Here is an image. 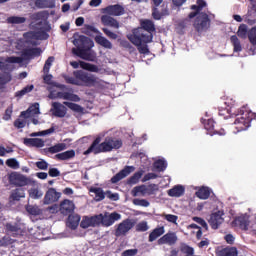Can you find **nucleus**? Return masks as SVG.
<instances>
[{
    "instance_id": "f257e3e1",
    "label": "nucleus",
    "mask_w": 256,
    "mask_h": 256,
    "mask_svg": "<svg viewBox=\"0 0 256 256\" xmlns=\"http://www.w3.org/2000/svg\"><path fill=\"white\" fill-rule=\"evenodd\" d=\"M123 147V141L115 137H106L105 141L101 143V136L94 139L89 148L84 151L83 155H99V153H110L113 149H121Z\"/></svg>"
},
{
    "instance_id": "f03ea898",
    "label": "nucleus",
    "mask_w": 256,
    "mask_h": 256,
    "mask_svg": "<svg viewBox=\"0 0 256 256\" xmlns=\"http://www.w3.org/2000/svg\"><path fill=\"white\" fill-rule=\"evenodd\" d=\"M73 75L74 77L64 76L66 83L69 85L82 87H97V85H101V80L97 76L83 70H76Z\"/></svg>"
},
{
    "instance_id": "7ed1b4c3",
    "label": "nucleus",
    "mask_w": 256,
    "mask_h": 256,
    "mask_svg": "<svg viewBox=\"0 0 256 256\" xmlns=\"http://www.w3.org/2000/svg\"><path fill=\"white\" fill-rule=\"evenodd\" d=\"M129 41L137 47L141 55H149V48L146 43L153 41V35H147L143 29H134L132 34L128 36Z\"/></svg>"
},
{
    "instance_id": "20e7f679",
    "label": "nucleus",
    "mask_w": 256,
    "mask_h": 256,
    "mask_svg": "<svg viewBox=\"0 0 256 256\" xmlns=\"http://www.w3.org/2000/svg\"><path fill=\"white\" fill-rule=\"evenodd\" d=\"M251 121H256V113L243 106L238 110L234 125L238 131H247V128L251 127Z\"/></svg>"
},
{
    "instance_id": "39448f33",
    "label": "nucleus",
    "mask_w": 256,
    "mask_h": 256,
    "mask_svg": "<svg viewBox=\"0 0 256 256\" xmlns=\"http://www.w3.org/2000/svg\"><path fill=\"white\" fill-rule=\"evenodd\" d=\"M38 27H40V30L33 32H26L23 34L24 39H26V41H31L33 39L36 40H46L49 39V31H51V25H49V22L45 21H40L36 24ZM42 26V27H41Z\"/></svg>"
},
{
    "instance_id": "423d86ee",
    "label": "nucleus",
    "mask_w": 256,
    "mask_h": 256,
    "mask_svg": "<svg viewBox=\"0 0 256 256\" xmlns=\"http://www.w3.org/2000/svg\"><path fill=\"white\" fill-rule=\"evenodd\" d=\"M9 185L12 187H27L28 185H33V180L26 176L25 174H21L20 172H11L7 175Z\"/></svg>"
},
{
    "instance_id": "0eeeda50",
    "label": "nucleus",
    "mask_w": 256,
    "mask_h": 256,
    "mask_svg": "<svg viewBox=\"0 0 256 256\" xmlns=\"http://www.w3.org/2000/svg\"><path fill=\"white\" fill-rule=\"evenodd\" d=\"M73 45H75L76 48H72L73 55L78 54L79 51H91V48L93 47L94 43L91 38L87 36L80 35L78 38H75L73 40Z\"/></svg>"
},
{
    "instance_id": "6e6552de",
    "label": "nucleus",
    "mask_w": 256,
    "mask_h": 256,
    "mask_svg": "<svg viewBox=\"0 0 256 256\" xmlns=\"http://www.w3.org/2000/svg\"><path fill=\"white\" fill-rule=\"evenodd\" d=\"M211 27V19H209V15L205 12H201L196 16L194 21V29L197 33H203V31H207Z\"/></svg>"
},
{
    "instance_id": "1a4fd4ad",
    "label": "nucleus",
    "mask_w": 256,
    "mask_h": 256,
    "mask_svg": "<svg viewBox=\"0 0 256 256\" xmlns=\"http://www.w3.org/2000/svg\"><path fill=\"white\" fill-rule=\"evenodd\" d=\"M98 227L102 225V227H111V225L115 224V221H119L121 219V214L117 212H105L104 214H98Z\"/></svg>"
},
{
    "instance_id": "9d476101",
    "label": "nucleus",
    "mask_w": 256,
    "mask_h": 256,
    "mask_svg": "<svg viewBox=\"0 0 256 256\" xmlns=\"http://www.w3.org/2000/svg\"><path fill=\"white\" fill-rule=\"evenodd\" d=\"M135 227V222L131 219L123 220L120 224H118L115 230V237H125L129 231H131Z\"/></svg>"
},
{
    "instance_id": "9b49d317",
    "label": "nucleus",
    "mask_w": 256,
    "mask_h": 256,
    "mask_svg": "<svg viewBox=\"0 0 256 256\" xmlns=\"http://www.w3.org/2000/svg\"><path fill=\"white\" fill-rule=\"evenodd\" d=\"M225 215V212L223 210H218L210 215V218L208 220V223L211 227V229H219L221 225H223L225 218L223 216Z\"/></svg>"
},
{
    "instance_id": "f8f14e48",
    "label": "nucleus",
    "mask_w": 256,
    "mask_h": 256,
    "mask_svg": "<svg viewBox=\"0 0 256 256\" xmlns=\"http://www.w3.org/2000/svg\"><path fill=\"white\" fill-rule=\"evenodd\" d=\"M133 171H135V166H125L116 175H114L110 181L113 184L119 183V181H122L125 177H129Z\"/></svg>"
},
{
    "instance_id": "ddd939ff",
    "label": "nucleus",
    "mask_w": 256,
    "mask_h": 256,
    "mask_svg": "<svg viewBox=\"0 0 256 256\" xmlns=\"http://www.w3.org/2000/svg\"><path fill=\"white\" fill-rule=\"evenodd\" d=\"M71 67L73 69H79V65L81 69H84L85 71H90L91 73H99V67L95 64L87 63L85 61H72L70 62Z\"/></svg>"
},
{
    "instance_id": "4468645a",
    "label": "nucleus",
    "mask_w": 256,
    "mask_h": 256,
    "mask_svg": "<svg viewBox=\"0 0 256 256\" xmlns=\"http://www.w3.org/2000/svg\"><path fill=\"white\" fill-rule=\"evenodd\" d=\"M61 199V193L57 192L55 188H49L44 196V205H51V203H57Z\"/></svg>"
},
{
    "instance_id": "2eb2a0df",
    "label": "nucleus",
    "mask_w": 256,
    "mask_h": 256,
    "mask_svg": "<svg viewBox=\"0 0 256 256\" xmlns=\"http://www.w3.org/2000/svg\"><path fill=\"white\" fill-rule=\"evenodd\" d=\"M250 223L249 216L247 215L238 216L232 221V225L234 227H239L242 231H249Z\"/></svg>"
},
{
    "instance_id": "dca6fc26",
    "label": "nucleus",
    "mask_w": 256,
    "mask_h": 256,
    "mask_svg": "<svg viewBox=\"0 0 256 256\" xmlns=\"http://www.w3.org/2000/svg\"><path fill=\"white\" fill-rule=\"evenodd\" d=\"M59 211L61 215H71L75 211V203L69 199H64L59 206Z\"/></svg>"
},
{
    "instance_id": "f3484780",
    "label": "nucleus",
    "mask_w": 256,
    "mask_h": 256,
    "mask_svg": "<svg viewBox=\"0 0 256 256\" xmlns=\"http://www.w3.org/2000/svg\"><path fill=\"white\" fill-rule=\"evenodd\" d=\"M50 111L54 117H59L61 119L67 115V107L60 102H53Z\"/></svg>"
},
{
    "instance_id": "a211bd4d",
    "label": "nucleus",
    "mask_w": 256,
    "mask_h": 256,
    "mask_svg": "<svg viewBox=\"0 0 256 256\" xmlns=\"http://www.w3.org/2000/svg\"><path fill=\"white\" fill-rule=\"evenodd\" d=\"M204 129L207 131V135H225V130L218 131L215 129V120L214 119H208L204 123Z\"/></svg>"
},
{
    "instance_id": "6ab92c4d",
    "label": "nucleus",
    "mask_w": 256,
    "mask_h": 256,
    "mask_svg": "<svg viewBox=\"0 0 256 256\" xmlns=\"http://www.w3.org/2000/svg\"><path fill=\"white\" fill-rule=\"evenodd\" d=\"M158 245H175L177 235L174 232H168L157 241Z\"/></svg>"
},
{
    "instance_id": "aec40b11",
    "label": "nucleus",
    "mask_w": 256,
    "mask_h": 256,
    "mask_svg": "<svg viewBox=\"0 0 256 256\" xmlns=\"http://www.w3.org/2000/svg\"><path fill=\"white\" fill-rule=\"evenodd\" d=\"M80 227L82 229H89V227H99L97 215H94L92 217H84L80 223Z\"/></svg>"
},
{
    "instance_id": "412c9836",
    "label": "nucleus",
    "mask_w": 256,
    "mask_h": 256,
    "mask_svg": "<svg viewBox=\"0 0 256 256\" xmlns=\"http://www.w3.org/2000/svg\"><path fill=\"white\" fill-rule=\"evenodd\" d=\"M21 199H25V189L16 188L10 192L8 201L9 203H15L21 201Z\"/></svg>"
},
{
    "instance_id": "4be33fe9",
    "label": "nucleus",
    "mask_w": 256,
    "mask_h": 256,
    "mask_svg": "<svg viewBox=\"0 0 256 256\" xmlns=\"http://www.w3.org/2000/svg\"><path fill=\"white\" fill-rule=\"evenodd\" d=\"M41 53H43L41 48H26L22 51V57L26 60L35 59V57H40Z\"/></svg>"
},
{
    "instance_id": "5701e85b",
    "label": "nucleus",
    "mask_w": 256,
    "mask_h": 256,
    "mask_svg": "<svg viewBox=\"0 0 256 256\" xmlns=\"http://www.w3.org/2000/svg\"><path fill=\"white\" fill-rule=\"evenodd\" d=\"M106 11L108 15H114L115 17L125 14V8L119 4L107 6Z\"/></svg>"
},
{
    "instance_id": "b1692460",
    "label": "nucleus",
    "mask_w": 256,
    "mask_h": 256,
    "mask_svg": "<svg viewBox=\"0 0 256 256\" xmlns=\"http://www.w3.org/2000/svg\"><path fill=\"white\" fill-rule=\"evenodd\" d=\"M136 29H142L145 35H153L155 33V23L152 20H143L141 27Z\"/></svg>"
},
{
    "instance_id": "393cba45",
    "label": "nucleus",
    "mask_w": 256,
    "mask_h": 256,
    "mask_svg": "<svg viewBox=\"0 0 256 256\" xmlns=\"http://www.w3.org/2000/svg\"><path fill=\"white\" fill-rule=\"evenodd\" d=\"M23 143L26 147H45V141L40 138H24Z\"/></svg>"
},
{
    "instance_id": "a878e982",
    "label": "nucleus",
    "mask_w": 256,
    "mask_h": 256,
    "mask_svg": "<svg viewBox=\"0 0 256 256\" xmlns=\"http://www.w3.org/2000/svg\"><path fill=\"white\" fill-rule=\"evenodd\" d=\"M147 194L151 195V192H149V188H147L145 184L136 186L131 191L132 197H139V195H142V197H145Z\"/></svg>"
},
{
    "instance_id": "bb28decb",
    "label": "nucleus",
    "mask_w": 256,
    "mask_h": 256,
    "mask_svg": "<svg viewBox=\"0 0 256 256\" xmlns=\"http://www.w3.org/2000/svg\"><path fill=\"white\" fill-rule=\"evenodd\" d=\"M101 22L106 27H112L113 29H119V21H117V19H115L109 15L102 16Z\"/></svg>"
},
{
    "instance_id": "cd10ccee",
    "label": "nucleus",
    "mask_w": 256,
    "mask_h": 256,
    "mask_svg": "<svg viewBox=\"0 0 256 256\" xmlns=\"http://www.w3.org/2000/svg\"><path fill=\"white\" fill-rule=\"evenodd\" d=\"M81 216L79 214H69L67 225L70 229L75 230L79 227Z\"/></svg>"
},
{
    "instance_id": "c85d7f7f",
    "label": "nucleus",
    "mask_w": 256,
    "mask_h": 256,
    "mask_svg": "<svg viewBox=\"0 0 256 256\" xmlns=\"http://www.w3.org/2000/svg\"><path fill=\"white\" fill-rule=\"evenodd\" d=\"M89 192L94 193V195H95L94 200L97 202L103 201V199H105V195H107V192H104L103 188H100V187L92 186L89 188Z\"/></svg>"
},
{
    "instance_id": "c756f323",
    "label": "nucleus",
    "mask_w": 256,
    "mask_h": 256,
    "mask_svg": "<svg viewBox=\"0 0 256 256\" xmlns=\"http://www.w3.org/2000/svg\"><path fill=\"white\" fill-rule=\"evenodd\" d=\"M35 6L38 9H53L55 7V0H36Z\"/></svg>"
},
{
    "instance_id": "7c9ffc66",
    "label": "nucleus",
    "mask_w": 256,
    "mask_h": 256,
    "mask_svg": "<svg viewBox=\"0 0 256 256\" xmlns=\"http://www.w3.org/2000/svg\"><path fill=\"white\" fill-rule=\"evenodd\" d=\"M75 158V150H67L62 153H58L55 155V159L58 161H69V159Z\"/></svg>"
},
{
    "instance_id": "2f4dec72",
    "label": "nucleus",
    "mask_w": 256,
    "mask_h": 256,
    "mask_svg": "<svg viewBox=\"0 0 256 256\" xmlns=\"http://www.w3.org/2000/svg\"><path fill=\"white\" fill-rule=\"evenodd\" d=\"M164 233H165V227L161 226V227L155 228L149 234V238H148L149 243H153V241H156V239H159V237H161V235H163Z\"/></svg>"
},
{
    "instance_id": "473e14b6",
    "label": "nucleus",
    "mask_w": 256,
    "mask_h": 256,
    "mask_svg": "<svg viewBox=\"0 0 256 256\" xmlns=\"http://www.w3.org/2000/svg\"><path fill=\"white\" fill-rule=\"evenodd\" d=\"M185 194V187L182 185H176L172 189L168 190L169 197H181Z\"/></svg>"
},
{
    "instance_id": "72a5a7b5",
    "label": "nucleus",
    "mask_w": 256,
    "mask_h": 256,
    "mask_svg": "<svg viewBox=\"0 0 256 256\" xmlns=\"http://www.w3.org/2000/svg\"><path fill=\"white\" fill-rule=\"evenodd\" d=\"M48 18L49 12L47 11L36 12L30 16L31 21H42V23H45V21H47Z\"/></svg>"
},
{
    "instance_id": "f704fd0d",
    "label": "nucleus",
    "mask_w": 256,
    "mask_h": 256,
    "mask_svg": "<svg viewBox=\"0 0 256 256\" xmlns=\"http://www.w3.org/2000/svg\"><path fill=\"white\" fill-rule=\"evenodd\" d=\"M95 42L98 45H101V47H104V49H113V44L111 43V41L101 35H97L95 37Z\"/></svg>"
},
{
    "instance_id": "c9c22d12",
    "label": "nucleus",
    "mask_w": 256,
    "mask_h": 256,
    "mask_svg": "<svg viewBox=\"0 0 256 256\" xmlns=\"http://www.w3.org/2000/svg\"><path fill=\"white\" fill-rule=\"evenodd\" d=\"M78 53L74 54L76 57H80V59H83L84 61H95V56L89 52V50H75Z\"/></svg>"
},
{
    "instance_id": "e433bc0d",
    "label": "nucleus",
    "mask_w": 256,
    "mask_h": 256,
    "mask_svg": "<svg viewBox=\"0 0 256 256\" xmlns=\"http://www.w3.org/2000/svg\"><path fill=\"white\" fill-rule=\"evenodd\" d=\"M165 15H169V10L167 8L162 9L161 12H159L157 6L152 8V17L155 21H161L162 17H165Z\"/></svg>"
},
{
    "instance_id": "4c0bfd02",
    "label": "nucleus",
    "mask_w": 256,
    "mask_h": 256,
    "mask_svg": "<svg viewBox=\"0 0 256 256\" xmlns=\"http://www.w3.org/2000/svg\"><path fill=\"white\" fill-rule=\"evenodd\" d=\"M239 255V251H237V247H226L221 249L218 252V256H237Z\"/></svg>"
},
{
    "instance_id": "58836bf2",
    "label": "nucleus",
    "mask_w": 256,
    "mask_h": 256,
    "mask_svg": "<svg viewBox=\"0 0 256 256\" xmlns=\"http://www.w3.org/2000/svg\"><path fill=\"white\" fill-rule=\"evenodd\" d=\"M40 113L39 103H34L27 109V111L21 112V117H27V115H39Z\"/></svg>"
},
{
    "instance_id": "ea45409f",
    "label": "nucleus",
    "mask_w": 256,
    "mask_h": 256,
    "mask_svg": "<svg viewBox=\"0 0 256 256\" xmlns=\"http://www.w3.org/2000/svg\"><path fill=\"white\" fill-rule=\"evenodd\" d=\"M230 42L232 43L234 53H241V51H243V46L237 35H232Z\"/></svg>"
},
{
    "instance_id": "a19ab883",
    "label": "nucleus",
    "mask_w": 256,
    "mask_h": 256,
    "mask_svg": "<svg viewBox=\"0 0 256 256\" xmlns=\"http://www.w3.org/2000/svg\"><path fill=\"white\" fill-rule=\"evenodd\" d=\"M43 80L46 85H52V87H57V89H65V85L53 82V75L49 73L43 76Z\"/></svg>"
},
{
    "instance_id": "79ce46f5",
    "label": "nucleus",
    "mask_w": 256,
    "mask_h": 256,
    "mask_svg": "<svg viewBox=\"0 0 256 256\" xmlns=\"http://www.w3.org/2000/svg\"><path fill=\"white\" fill-rule=\"evenodd\" d=\"M196 197H198V199H209V197H211V189H209V187H201L198 191H196Z\"/></svg>"
},
{
    "instance_id": "37998d69",
    "label": "nucleus",
    "mask_w": 256,
    "mask_h": 256,
    "mask_svg": "<svg viewBox=\"0 0 256 256\" xmlns=\"http://www.w3.org/2000/svg\"><path fill=\"white\" fill-rule=\"evenodd\" d=\"M143 170H139L135 172L128 180L127 185H137L139 183L140 179L143 177Z\"/></svg>"
},
{
    "instance_id": "c03bdc74",
    "label": "nucleus",
    "mask_w": 256,
    "mask_h": 256,
    "mask_svg": "<svg viewBox=\"0 0 256 256\" xmlns=\"http://www.w3.org/2000/svg\"><path fill=\"white\" fill-rule=\"evenodd\" d=\"M6 231H8V233H11L13 237H17V235L21 233V228L19 227V224L7 223Z\"/></svg>"
},
{
    "instance_id": "a18cd8bd",
    "label": "nucleus",
    "mask_w": 256,
    "mask_h": 256,
    "mask_svg": "<svg viewBox=\"0 0 256 256\" xmlns=\"http://www.w3.org/2000/svg\"><path fill=\"white\" fill-rule=\"evenodd\" d=\"M67 149V145L65 143H58L55 144L54 146H51L48 148V153H61V151H65Z\"/></svg>"
},
{
    "instance_id": "49530a36",
    "label": "nucleus",
    "mask_w": 256,
    "mask_h": 256,
    "mask_svg": "<svg viewBox=\"0 0 256 256\" xmlns=\"http://www.w3.org/2000/svg\"><path fill=\"white\" fill-rule=\"evenodd\" d=\"M237 35L238 37H240V39H247V37L249 36L247 24H240V26L238 27Z\"/></svg>"
},
{
    "instance_id": "de8ad7c7",
    "label": "nucleus",
    "mask_w": 256,
    "mask_h": 256,
    "mask_svg": "<svg viewBox=\"0 0 256 256\" xmlns=\"http://www.w3.org/2000/svg\"><path fill=\"white\" fill-rule=\"evenodd\" d=\"M8 23L12 25H21L27 21V18L21 16H12L7 19Z\"/></svg>"
},
{
    "instance_id": "09e8293b",
    "label": "nucleus",
    "mask_w": 256,
    "mask_h": 256,
    "mask_svg": "<svg viewBox=\"0 0 256 256\" xmlns=\"http://www.w3.org/2000/svg\"><path fill=\"white\" fill-rule=\"evenodd\" d=\"M64 105L68 107V109H71V111H74L75 113H83V107L79 104H75L72 102H64Z\"/></svg>"
},
{
    "instance_id": "8fccbe9b",
    "label": "nucleus",
    "mask_w": 256,
    "mask_h": 256,
    "mask_svg": "<svg viewBox=\"0 0 256 256\" xmlns=\"http://www.w3.org/2000/svg\"><path fill=\"white\" fill-rule=\"evenodd\" d=\"M12 79L13 77L11 76V73L9 72L0 73V85H7V83H10Z\"/></svg>"
},
{
    "instance_id": "3c124183",
    "label": "nucleus",
    "mask_w": 256,
    "mask_h": 256,
    "mask_svg": "<svg viewBox=\"0 0 256 256\" xmlns=\"http://www.w3.org/2000/svg\"><path fill=\"white\" fill-rule=\"evenodd\" d=\"M82 33H84V35H93V33H99V30H97L95 26L85 24L82 28Z\"/></svg>"
},
{
    "instance_id": "603ef678",
    "label": "nucleus",
    "mask_w": 256,
    "mask_h": 256,
    "mask_svg": "<svg viewBox=\"0 0 256 256\" xmlns=\"http://www.w3.org/2000/svg\"><path fill=\"white\" fill-rule=\"evenodd\" d=\"M33 89H35V86L33 84L27 85L22 90L17 91L15 96L23 97V96L27 95V93H31V91H33Z\"/></svg>"
},
{
    "instance_id": "864d4df0",
    "label": "nucleus",
    "mask_w": 256,
    "mask_h": 256,
    "mask_svg": "<svg viewBox=\"0 0 256 256\" xmlns=\"http://www.w3.org/2000/svg\"><path fill=\"white\" fill-rule=\"evenodd\" d=\"M28 193L31 199H41V197H43V192L39 191L37 188L30 189Z\"/></svg>"
},
{
    "instance_id": "5fc2aeb1",
    "label": "nucleus",
    "mask_w": 256,
    "mask_h": 256,
    "mask_svg": "<svg viewBox=\"0 0 256 256\" xmlns=\"http://www.w3.org/2000/svg\"><path fill=\"white\" fill-rule=\"evenodd\" d=\"M154 167L157 169V171H165V169H167V162L165 160L159 159L154 162Z\"/></svg>"
},
{
    "instance_id": "6e6d98bb",
    "label": "nucleus",
    "mask_w": 256,
    "mask_h": 256,
    "mask_svg": "<svg viewBox=\"0 0 256 256\" xmlns=\"http://www.w3.org/2000/svg\"><path fill=\"white\" fill-rule=\"evenodd\" d=\"M137 233H145V231H149V225H147V221L139 222L136 225Z\"/></svg>"
},
{
    "instance_id": "4d7b16f0",
    "label": "nucleus",
    "mask_w": 256,
    "mask_h": 256,
    "mask_svg": "<svg viewBox=\"0 0 256 256\" xmlns=\"http://www.w3.org/2000/svg\"><path fill=\"white\" fill-rule=\"evenodd\" d=\"M132 203L138 207H149L151 205V203H149L147 200L139 198L133 199Z\"/></svg>"
},
{
    "instance_id": "13d9d810",
    "label": "nucleus",
    "mask_w": 256,
    "mask_h": 256,
    "mask_svg": "<svg viewBox=\"0 0 256 256\" xmlns=\"http://www.w3.org/2000/svg\"><path fill=\"white\" fill-rule=\"evenodd\" d=\"M103 33L108 37V39L117 40L119 39V35L117 33L109 30V28H102Z\"/></svg>"
},
{
    "instance_id": "bf43d9fd",
    "label": "nucleus",
    "mask_w": 256,
    "mask_h": 256,
    "mask_svg": "<svg viewBox=\"0 0 256 256\" xmlns=\"http://www.w3.org/2000/svg\"><path fill=\"white\" fill-rule=\"evenodd\" d=\"M65 101H74L75 103L81 101V98L77 94H73L70 92H66V96H64Z\"/></svg>"
},
{
    "instance_id": "052dcab7",
    "label": "nucleus",
    "mask_w": 256,
    "mask_h": 256,
    "mask_svg": "<svg viewBox=\"0 0 256 256\" xmlns=\"http://www.w3.org/2000/svg\"><path fill=\"white\" fill-rule=\"evenodd\" d=\"M248 39L251 45H256V27H253L248 31Z\"/></svg>"
},
{
    "instance_id": "680f3d73",
    "label": "nucleus",
    "mask_w": 256,
    "mask_h": 256,
    "mask_svg": "<svg viewBox=\"0 0 256 256\" xmlns=\"http://www.w3.org/2000/svg\"><path fill=\"white\" fill-rule=\"evenodd\" d=\"M26 211L30 215H41V209L37 206L29 205L26 207Z\"/></svg>"
},
{
    "instance_id": "e2e57ef3",
    "label": "nucleus",
    "mask_w": 256,
    "mask_h": 256,
    "mask_svg": "<svg viewBox=\"0 0 256 256\" xmlns=\"http://www.w3.org/2000/svg\"><path fill=\"white\" fill-rule=\"evenodd\" d=\"M53 61H55V57H53V56H50V57L45 61V64H44V67H43V72H44L45 74L49 73V70L51 69V65H52Z\"/></svg>"
},
{
    "instance_id": "0e129e2a",
    "label": "nucleus",
    "mask_w": 256,
    "mask_h": 256,
    "mask_svg": "<svg viewBox=\"0 0 256 256\" xmlns=\"http://www.w3.org/2000/svg\"><path fill=\"white\" fill-rule=\"evenodd\" d=\"M7 167H10V169H19V161L15 158H10L6 160Z\"/></svg>"
},
{
    "instance_id": "69168bd1",
    "label": "nucleus",
    "mask_w": 256,
    "mask_h": 256,
    "mask_svg": "<svg viewBox=\"0 0 256 256\" xmlns=\"http://www.w3.org/2000/svg\"><path fill=\"white\" fill-rule=\"evenodd\" d=\"M191 9H192V11H195V12H191L188 15V18L195 19V17H197L201 13V8L198 5H192Z\"/></svg>"
},
{
    "instance_id": "338daca9",
    "label": "nucleus",
    "mask_w": 256,
    "mask_h": 256,
    "mask_svg": "<svg viewBox=\"0 0 256 256\" xmlns=\"http://www.w3.org/2000/svg\"><path fill=\"white\" fill-rule=\"evenodd\" d=\"M35 165L41 171H47V169H49V163H47V161L43 159L41 161L36 162Z\"/></svg>"
},
{
    "instance_id": "774afa93",
    "label": "nucleus",
    "mask_w": 256,
    "mask_h": 256,
    "mask_svg": "<svg viewBox=\"0 0 256 256\" xmlns=\"http://www.w3.org/2000/svg\"><path fill=\"white\" fill-rule=\"evenodd\" d=\"M6 63H23V57L10 56L5 59Z\"/></svg>"
}]
</instances>
